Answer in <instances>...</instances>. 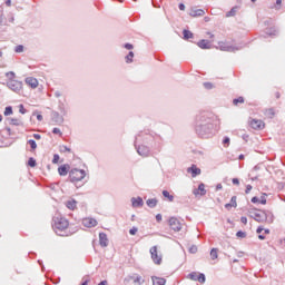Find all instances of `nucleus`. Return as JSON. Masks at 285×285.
<instances>
[{
    "instance_id": "obj_1",
    "label": "nucleus",
    "mask_w": 285,
    "mask_h": 285,
    "mask_svg": "<svg viewBox=\"0 0 285 285\" xmlns=\"http://www.w3.org/2000/svg\"><path fill=\"white\" fill-rule=\"evenodd\" d=\"M195 132L202 139L213 137V132H215V119L206 112L196 116Z\"/></svg>"
},
{
    "instance_id": "obj_2",
    "label": "nucleus",
    "mask_w": 285,
    "mask_h": 285,
    "mask_svg": "<svg viewBox=\"0 0 285 285\" xmlns=\"http://www.w3.org/2000/svg\"><path fill=\"white\" fill-rule=\"evenodd\" d=\"M136 141H142L154 150H161V136L155 131H140L136 135Z\"/></svg>"
},
{
    "instance_id": "obj_3",
    "label": "nucleus",
    "mask_w": 285,
    "mask_h": 285,
    "mask_svg": "<svg viewBox=\"0 0 285 285\" xmlns=\"http://www.w3.org/2000/svg\"><path fill=\"white\" fill-rule=\"evenodd\" d=\"M68 226H70V223L65 217H53L52 228L59 237H69V235H72L68 232Z\"/></svg>"
},
{
    "instance_id": "obj_4",
    "label": "nucleus",
    "mask_w": 285,
    "mask_h": 285,
    "mask_svg": "<svg viewBox=\"0 0 285 285\" xmlns=\"http://www.w3.org/2000/svg\"><path fill=\"white\" fill-rule=\"evenodd\" d=\"M254 219H255V222H258V224H264V223L273 224V222L275 220V216L271 212L258 209L255 213Z\"/></svg>"
},
{
    "instance_id": "obj_5",
    "label": "nucleus",
    "mask_w": 285,
    "mask_h": 285,
    "mask_svg": "<svg viewBox=\"0 0 285 285\" xmlns=\"http://www.w3.org/2000/svg\"><path fill=\"white\" fill-rule=\"evenodd\" d=\"M86 179V170L73 168L69 171V181L71 184H79Z\"/></svg>"
},
{
    "instance_id": "obj_6",
    "label": "nucleus",
    "mask_w": 285,
    "mask_h": 285,
    "mask_svg": "<svg viewBox=\"0 0 285 285\" xmlns=\"http://www.w3.org/2000/svg\"><path fill=\"white\" fill-rule=\"evenodd\" d=\"M139 141H141V140H137V138L135 137L134 146H135L137 154L140 157H150V146H148L144 142L139 144Z\"/></svg>"
},
{
    "instance_id": "obj_7",
    "label": "nucleus",
    "mask_w": 285,
    "mask_h": 285,
    "mask_svg": "<svg viewBox=\"0 0 285 285\" xmlns=\"http://www.w3.org/2000/svg\"><path fill=\"white\" fill-rule=\"evenodd\" d=\"M219 50L223 52H237V50H242L244 48V45H238V46H232L227 42H219Z\"/></svg>"
},
{
    "instance_id": "obj_8",
    "label": "nucleus",
    "mask_w": 285,
    "mask_h": 285,
    "mask_svg": "<svg viewBox=\"0 0 285 285\" xmlns=\"http://www.w3.org/2000/svg\"><path fill=\"white\" fill-rule=\"evenodd\" d=\"M187 279L199 282V284H206V275L204 273L191 272L187 275Z\"/></svg>"
},
{
    "instance_id": "obj_9",
    "label": "nucleus",
    "mask_w": 285,
    "mask_h": 285,
    "mask_svg": "<svg viewBox=\"0 0 285 285\" xmlns=\"http://www.w3.org/2000/svg\"><path fill=\"white\" fill-rule=\"evenodd\" d=\"M7 87L12 90L13 92H21L23 88V82L19 80H8L7 81Z\"/></svg>"
},
{
    "instance_id": "obj_10",
    "label": "nucleus",
    "mask_w": 285,
    "mask_h": 285,
    "mask_svg": "<svg viewBox=\"0 0 285 285\" xmlns=\"http://www.w3.org/2000/svg\"><path fill=\"white\" fill-rule=\"evenodd\" d=\"M169 226L171 230H175V233H179V230H181V223L179 219H177V217L169 218Z\"/></svg>"
},
{
    "instance_id": "obj_11",
    "label": "nucleus",
    "mask_w": 285,
    "mask_h": 285,
    "mask_svg": "<svg viewBox=\"0 0 285 285\" xmlns=\"http://www.w3.org/2000/svg\"><path fill=\"white\" fill-rule=\"evenodd\" d=\"M51 121L56 126H61V124H63V116L61 114H59L58 111H52L51 112Z\"/></svg>"
},
{
    "instance_id": "obj_12",
    "label": "nucleus",
    "mask_w": 285,
    "mask_h": 285,
    "mask_svg": "<svg viewBox=\"0 0 285 285\" xmlns=\"http://www.w3.org/2000/svg\"><path fill=\"white\" fill-rule=\"evenodd\" d=\"M154 264H161V255L157 254V246H153L149 250Z\"/></svg>"
},
{
    "instance_id": "obj_13",
    "label": "nucleus",
    "mask_w": 285,
    "mask_h": 285,
    "mask_svg": "<svg viewBox=\"0 0 285 285\" xmlns=\"http://www.w3.org/2000/svg\"><path fill=\"white\" fill-rule=\"evenodd\" d=\"M198 48L202 50H210L213 48V45H210L209 40L203 39L197 42Z\"/></svg>"
},
{
    "instance_id": "obj_14",
    "label": "nucleus",
    "mask_w": 285,
    "mask_h": 285,
    "mask_svg": "<svg viewBox=\"0 0 285 285\" xmlns=\"http://www.w3.org/2000/svg\"><path fill=\"white\" fill-rule=\"evenodd\" d=\"M99 245L101 248L108 247V235L104 232L99 234Z\"/></svg>"
},
{
    "instance_id": "obj_15",
    "label": "nucleus",
    "mask_w": 285,
    "mask_h": 285,
    "mask_svg": "<svg viewBox=\"0 0 285 285\" xmlns=\"http://www.w3.org/2000/svg\"><path fill=\"white\" fill-rule=\"evenodd\" d=\"M83 226H86V228H95V226H97V219L95 218H85L82 220Z\"/></svg>"
},
{
    "instance_id": "obj_16",
    "label": "nucleus",
    "mask_w": 285,
    "mask_h": 285,
    "mask_svg": "<svg viewBox=\"0 0 285 285\" xmlns=\"http://www.w3.org/2000/svg\"><path fill=\"white\" fill-rule=\"evenodd\" d=\"M131 206H132V208H141V206H144V198H141L139 196L137 198L132 197Z\"/></svg>"
},
{
    "instance_id": "obj_17",
    "label": "nucleus",
    "mask_w": 285,
    "mask_h": 285,
    "mask_svg": "<svg viewBox=\"0 0 285 285\" xmlns=\"http://www.w3.org/2000/svg\"><path fill=\"white\" fill-rule=\"evenodd\" d=\"M24 81L27 86H30V88H37L39 86V80H37V78L33 77H28Z\"/></svg>"
},
{
    "instance_id": "obj_18",
    "label": "nucleus",
    "mask_w": 285,
    "mask_h": 285,
    "mask_svg": "<svg viewBox=\"0 0 285 285\" xmlns=\"http://www.w3.org/2000/svg\"><path fill=\"white\" fill-rule=\"evenodd\" d=\"M206 14V11L204 9H190L189 17H204Z\"/></svg>"
},
{
    "instance_id": "obj_19",
    "label": "nucleus",
    "mask_w": 285,
    "mask_h": 285,
    "mask_svg": "<svg viewBox=\"0 0 285 285\" xmlns=\"http://www.w3.org/2000/svg\"><path fill=\"white\" fill-rule=\"evenodd\" d=\"M250 126L254 130H262V128H264V121L254 119L250 121Z\"/></svg>"
},
{
    "instance_id": "obj_20",
    "label": "nucleus",
    "mask_w": 285,
    "mask_h": 285,
    "mask_svg": "<svg viewBox=\"0 0 285 285\" xmlns=\"http://www.w3.org/2000/svg\"><path fill=\"white\" fill-rule=\"evenodd\" d=\"M68 170H70V165H61L58 168V173H59L60 177H66V175H68Z\"/></svg>"
},
{
    "instance_id": "obj_21",
    "label": "nucleus",
    "mask_w": 285,
    "mask_h": 285,
    "mask_svg": "<svg viewBox=\"0 0 285 285\" xmlns=\"http://www.w3.org/2000/svg\"><path fill=\"white\" fill-rule=\"evenodd\" d=\"M225 208H226L227 210H230V208H237V196H233V197L230 198V203H227V204L225 205Z\"/></svg>"
},
{
    "instance_id": "obj_22",
    "label": "nucleus",
    "mask_w": 285,
    "mask_h": 285,
    "mask_svg": "<svg viewBox=\"0 0 285 285\" xmlns=\"http://www.w3.org/2000/svg\"><path fill=\"white\" fill-rule=\"evenodd\" d=\"M187 171L191 174V177H197V175H202V169L197 168V166L195 165L189 167Z\"/></svg>"
},
{
    "instance_id": "obj_23",
    "label": "nucleus",
    "mask_w": 285,
    "mask_h": 285,
    "mask_svg": "<svg viewBox=\"0 0 285 285\" xmlns=\"http://www.w3.org/2000/svg\"><path fill=\"white\" fill-rule=\"evenodd\" d=\"M58 110H59L60 115H62L63 117H66V115H68V110L66 109V104H63V101H61V100L58 101Z\"/></svg>"
},
{
    "instance_id": "obj_24",
    "label": "nucleus",
    "mask_w": 285,
    "mask_h": 285,
    "mask_svg": "<svg viewBox=\"0 0 285 285\" xmlns=\"http://www.w3.org/2000/svg\"><path fill=\"white\" fill-rule=\"evenodd\" d=\"M199 191L202 196L206 195V185L204 183L198 185V189H194V195H199Z\"/></svg>"
},
{
    "instance_id": "obj_25",
    "label": "nucleus",
    "mask_w": 285,
    "mask_h": 285,
    "mask_svg": "<svg viewBox=\"0 0 285 285\" xmlns=\"http://www.w3.org/2000/svg\"><path fill=\"white\" fill-rule=\"evenodd\" d=\"M10 126H23V120L21 118H9Z\"/></svg>"
},
{
    "instance_id": "obj_26",
    "label": "nucleus",
    "mask_w": 285,
    "mask_h": 285,
    "mask_svg": "<svg viewBox=\"0 0 285 285\" xmlns=\"http://www.w3.org/2000/svg\"><path fill=\"white\" fill-rule=\"evenodd\" d=\"M151 281H153V284H156V285H166V278L164 277L153 276Z\"/></svg>"
},
{
    "instance_id": "obj_27",
    "label": "nucleus",
    "mask_w": 285,
    "mask_h": 285,
    "mask_svg": "<svg viewBox=\"0 0 285 285\" xmlns=\"http://www.w3.org/2000/svg\"><path fill=\"white\" fill-rule=\"evenodd\" d=\"M130 279L134 281V284H138V285H141L144 284V278L141 276H128V282H130Z\"/></svg>"
},
{
    "instance_id": "obj_28",
    "label": "nucleus",
    "mask_w": 285,
    "mask_h": 285,
    "mask_svg": "<svg viewBox=\"0 0 285 285\" xmlns=\"http://www.w3.org/2000/svg\"><path fill=\"white\" fill-rule=\"evenodd\" d=\"M268 37H277V29L275 27L268 28L265 31Z\"/></svg>"
},
{
    "instance_id": "obj_29",
    "label": "nucleus",
    "mask_w": 285,
    "mask_h": 285,
    "mask_svg": "<svg viewBox=\"0 0 285 285\" xmlns=\"http://www.w3.org/2000/svg\"><path fill=\"white\" fill-rule=\"evenodd\" d=\"M67 208H69V210H75V208H77V200L75 199H70L66 203Z\"/></svg>"
},
{
    "instance_id": "obj_30",
    "label": "nucleus",
    "mask_w": 285,
    "mask_h": 285,
    "mask_svg": "<svg viewBox=\"0 0 285 285\" xmlns=\"http://www.w3.org/2000/svg\"><path fill=\"white\" fill-rule=\"evenodd\" d=\"M146 204L149 208H155L158 204V200L157 198H149L147 199Z\"/></svg>"
},
{
    "instance_id": "obj_31",
    "label": "nucleus",
    "mask_w": 285,
    "mask_h": 285,
    "mask_svg": "<svg viewBox=\"0 0 285 285\" xmlns=\"http://www.w3.org/2000/svg\"><path fill=\"white\" fill-rule=\"evenodd\" d=\"M183 37H184V39L188 40V39H193L194 35L190 30L185 29V30H183Z\"/></svg>"
},
{
    "instance_id": "obj_32",
    "label": "nucleus",
    "mask_w": 285,
    "mask_h": 285,
    "mask_svg": "<svg viewBox=\"0 0 285 285\" xmlns=\"http://www.w3.org/2000/svg\"><path fill=\"white\" fill-rule=\"evenodd\" d=\"M163 196L168 199V202H175V196L170 195L168 190H163Z\"/></svg>"
},
{
    "instance_id": "obj_33",
    "label": "nucleus",
    "mask_w": 285,
    "mask_h": 285,
    "mask_svg": "<svg viewBox=\"0 0 285 285\" xmlns=\"http://www.w3.org/2000/svg\"><path fill=\"white\" fill-rule=\"evenodd\" d=\"M132 59H135V52L129 51L126 56V63H132Z\"/></svg>"
},
{
    "instance_id": "obj_34",
    "label": "nucleus",
    "mask_w": 285,
    "mask_h": 285,
    "mask_svg": "<svg viewBox=\"0 0 285 285\" xmlns=\"http://www.w3.org/2000/svg\"><path fill=\"white\" fill-rule=\"evenodd\" d=\"M237 14V7H233L227 13L226 17H235Z\"/></svg>"
},
{
    "instance_id": "obj_35",
    "label": "nucleus",
    "mask_w": 285,
    "mask_h": 285,
    "mask_svg": "<svg viewBox=\"0 0 285 285\" xmlns=\"http://www.w3.org/2000/svg\"><path fill=\"white\" fill-rule=\"evenodd\" d=\"M265 115L271 119H273V117H275V109L273 108L266 109Z\"/></svg>"
},
{
    "instance_id": "obj_36",
    "label": "nucleus",
    "mask_w": 285,
    "mask_h": 285,
    "mask_svg": "<svg viewBox=\"0 0 285 285\" xmlns=\"http://www.w3.org/2000/svg\"><path fill=\"white\" fill-rule=\"evenodd\" d=\"M28 144H29L31 150H37V141L35 139H29Z\"/></svg>"
},
{
    "instance_id": "obj_37",
    "label": "nucleus",
    "mask_w": 285,
    "mask_h": 285,
    "mask_svg": "<svg viewBox=\"0 0 285 285\" xmlns=\"http://www.w3.org/2000/svg\"><path fill=\"white\" fill-rule=\"evenodd\" d=\"M234 106H239V104H244V97H238L233 100Z\"/></svg>"
},
{
    "instance_id": "obj_38",
    "label": "nucleus",
    "mask_w": 285,
    "mask_h": 285,
    "mask_svg": "<svg viewBox=\"0 0 285 285\" xmlns=\"http://www.w3.org/2000/svg\"><path fill=\"white\" fill-rule=\"evenodd\" d=\"M218 250H219V249H217V248H212V250H210V257H212V259H217V257H218V255H217Z\"/></svg>"
},
{
    "instance_id": "obj_39",
    "label": "nucleus",
    "mask_w": 285,
    "mask_h": 285,
    "mask_svg": "<svg viewBox=\"0 0 285 285\" xmlns=\"http://www.w3.org/2000/svg\"><path fill=\"white\" fill-rule=\"evenodd\" d=\"M6 77L9 79V81H16L14 80L16 73L13 71L7 72Z\"/></svg>"
},
{
    "instance_id": "obj_40",
    "label": "nucleus",
    "mask_w": 285,
    "mask_h": 285,
    "mask_svg": "<svg viewBox=\"0 0 285 285\" xmlns=\"http://www.w3.org/2000/svg\"><path fill=\"white\" fill-rule=\"evenodd\" d=\"M28 166H30V168H35V166H37V160L33 157H30L28 160Z\"/></svg>"
},
{
    "instance_id": "obj_41",
    "label": "nucleus",
    "mask_w": 285,
    "mask_h": 285,
    "mask_svg": "<svg viewBox=\"0 0 285 285\" xmlns=\"http://www.w3.org/2000/svg\"><path fill=\"white\" fill-rule=\"evenodd\" d=\"M203 86L206 90H213L215 88V85L212 82H204Z\"/></svg>"
},
{
    "instance_id": "obj_42",
    "label": "nucleus",
    "mask_w": 285,
    "mask_h": 285,
    "mask_svg": "<svg viewBox=\"0 0 285 285\" xmlns=\"http://www.w3.org/2000/svg\"><path fill=\"white\" fill-rule=\"evenodd\" d=\"M223 145L225 146V148H228V146H230V138L228 136L224 137Z\"/></svg>"
},
{
    "instance_id": "obj_43",
    "label": "nucleus",
    "mask_w": 285,
    "mask_h": 285,
    "mask_svg": "<svg viewBox=\"0 0 285 285\" xmlns=\"http://www.w3.org/2000/svg\"><path fill=\"white\" fill-rule=\"evenodd\" d=\"M9 115H12V106H8L4 109V117H9Z\"/></svg>"
},
{
    "instance_id": "obj_44",
    "label": "nucleus",
    "mask_w": 285,
    "mask_h": 285,
    "mask_svg": "<svg viewBox=\"0 0 285 285\" xmlns=\"http://www.w3.org/2000/svg\"><path fill=\"white\" fill-rule=\"evenodd\" d=\"M257 210L259 209H255V208L248 209V215L249 217H252V219H255V214L257 213Z\"/></svg>"
},
{
    "instance_id": "obj_45",
    "label": "nucleus",
    "mask_w": 285,
    "mask_h": 285,
    "mask_svg": "<svg viewBox=\"0 0 285 285\" xmlns=\"http://www.w3.org/2000/svg\"><path fill=\"white\" fill-rule=\"evenodd\" d=\"M236 237H240V239H244L246 237V232H243V230H238L236 233Z\"/></svg>"
},
{
    "instance_id": "obj_46",
    "label": "nucleus",
    "mask_w": 285,
    "mask_h": 285,
    "mask_svg": "<svg viewBox=\"0 0 285 285\" xmlns=\"http://www.w3.org/2000/svg\"><path fill=\"white\" fill-rule=\"evenodd\" d=\"M262 167L259 165L254 166V168L252 169L249 175H255L257 173V170H261Z\"/></svg>"
},
{
    "instance_id": "obj_47",
    "label": "nucleus",
    "mask_w": 285,
    "mask_h": 285,
    "mask_svg": "<svg viewBox=\"0 0 285 285\" xmlns=\"http://www.w3.org/2000/svg\"><path fill=\"white\" fill-rule=\"evenodd\" d=\"M26 112H28V110H26V107H23V105H19V114L26 115Z\"/></svg>"
},
{
    "instance_id": "obj_48",
    "label": "nucleus",
    "mask_w": 285,
    "mask_h": 285,
    "mask_svg": "<svg viewBox=\"0 0 285 285\" xmlns=\"http://www.w3.org/2000/svg\"><path fill=\"white\" fill-rule=\"evenodd\" d=\"M14 52H23V45L16 46Z\"/></svg>"
},
{
    "instance_id": "obj_49",
    "label": "nucleus",
    "mask_w": 285,
    "mask_h": 285,
    "mask_svg": "<svg viewBox=\"0 0 285 285\" xmlns=\"http://www.w3.org/2000/svg\"><path fill=\"white\" fill-rule=\"evenodd\" d=\"M189 253H191V255H195V253H197V246L196 245H191L189 247Z\"/></svg>"
},
{
    "instance_id": "obj_50",
    "label": "nucleus",
    "mask_w": 285,
    "mask_h": 285,
    "mask_svg": "<svg viewBox=\"0 0 285 285\" xmlns=\"http://www.w3.org/2000/svg\"><path fill=\"white\" fill-rule=\"evenodd\" d=\"M138 230H139V228L132 227V228L129 229V235H137Z\"/></svg>"
},
{
    "instance_id": "obj_51",
    "label": "nucleus",
    "mask_w": 285,
    "mask_h": 285,
    "mask_svg": "<svg viewBox=\"0 0 285 285\" xmlns=\"http://www.w3.org/2000/svg\"><path fill=\"white\" fill-rule=\"evenodd\" d=\"M52 132H53V135H60V137L63 135L62 132H61V129H59V128H53L52 129Z\"/></svg>"
},
{
    "instance_id": "obj_52",
    "label": "nucleus",
    "mask_w": 285,
    "mask_h": 285,
    "mask_svg": "<svg viewBox=\"0 0 285 285\" xmlns=\"http://www.w3.org/2000/svg\"><path fill=\"white\" fill-rule=\"evenodd\" d=\"M60 151L61 153H71V149L68 146H62Z\"/></svg>"
},
{
    "instance_id": "obj_53",
    "label": "nucleus",
    "mask_w": 285,
    "mask_h": 285,
    "mask_svg": "<svg viewBox=\"0 0 285 285\" xmlns=\"http://www.w3.org/2000/svg\"><path fill=\"white\" fill-rule=\"evenodd\" d=\"M52 164H59V154L53 155Z\"/></svg>"
},
{
    "instance_id": "obj_54",
    "label": "nucleus",
    "mask_w": 285,
    "mask_h": 285,
    "mask_svg": "<svg viewBox=\"0 0 285 285\" xmlns=\"http://www.w3.org/2000/svg\"><path fill=\"white\" fill-rule=\"evenodd\" d=\"M124 48H126V50H132L134 46L131 43H125Z\"/></svg>"
},
{
    "instance_id": "obj_55",
    "label": "nucleus",
    "mask_w": 285,
    "mask_h": 285,
    "mask_svg": "<svg viewBox=\"0 0 285 285\" xmlns=\"http://www.w3.org/2000/svg\"><path fill=\"white\" fill-rule=\"evenodd\" d=\"M240 222H242V224L247 225L248 224V218H246V216H242Z\"/></svg>"
},
{
    "instance_id": "obj_56",
    "label": "nucleus",
    "mask_w": 285,
    "mask_h": 285,
    "mask_svg": "<svg viewBox=\"0 0 285 285\" xmlns=\"http://www.w3.org/2000/svg\"><path fill=\"white\" fill-rule=\"evenodd\" d=\"M252 190H253V186L252 185H247L246 189H245L246 195H248V193H250Z\"/></svg>"
},
{
    "instance_id": "obj_57",
    "label": "nucleus",
    "mask_w": 285,
    "mask_h": 285,
    "mask_svg": "<svg viewBox=\"0 0 285 285\" xmlns=\"http://www.w3.org/2000/svg\"><path fill=\"white\" fill-rule=\"evenodd\" d=\"M232 184H234V186H239V178H233Z\"/></svg>"
},
{
    "instance_id": "obj_58",
    "label": "nucleus",
    "mask_w": 285,
    "mask_h": 285,
    "mask_svg": "<svg viewBox=\"0 0 285 285\" xmlns=\"http://www.w3.org/2000/svg\"><path fill=\"white\" fill-rule=\"evenodd\" d=\"M259 202V198L257 196H254L252 198V204H257Z\"/></svg>"
},
{
    "instance_id": "obj_59",
    "label": "nucleus",
    "mask_w": 285,
    "mask_h": 285,
    "mask_svg": "<svg viewBox=\"0 0 285 285\" xmlns=\"http://www.w3.org/2000/svg\"><path fill=\"white\" fill-rule=\"evenodd\" d=\"M161 219H163L161 214H157V215H156V222L160 223V222H161Z\"/></svg>"
},
{
    "instance_id": "obj_60",
    "label": "nucleus",
    "mask_w": 285,
    "mask_h": 285,
    "mask_svg": "<svg viewBox=\"0 0 285 285\" xmlns=\"http://www.w3.org/2000/svg\"><path fill=\"white\" fill-rule=\"evenodd\" d=\"M264 230V227L263 226H258L257 229H256V233L258 235H261V233Z\"/></svg>"
},
{
    "instance_id": "obj_61",
    "label": "nucleus",
    "mask_w": 285,
    "mask_h": 285,
    "mask_svg": "<svg viewBox=\"0 0 285 285\" xmlns=\"http://www.w3.org/2000/svg\"><path fill=\"white\" fill-rule=\"evenodd\" d=\"M178 8H179V10L184 11V10H186V4L179 3V4H178Z\"/></svg>"
},
{
    "instance_id": "obj_62",
    "label": "nucleus",
    "mask_w": 285,
    "mask_h": 285,
    "mask_svg": "<svg viewBox=\"0 0 285 285\" xmlns=\"http://www.w3.org/2000/svg\"><path fill=\"white\" fill-rule=\"evenodd\" d=\"M53 97H56L57 99H59V97H61V91H55Z\"/></svg>"
},
{
    "instance_id": "obj_63",
    "label": "nucleus",
    "mask_w": 285,
    "mask_h": 285,
    "mask_svg": "<svg viewBox=\"0 0 285 285\" xmlns=\"http://www.w3.org/2000/svg\"><path fill=\"white\" fill-rule=\"evenodd\" d=\"M37 120H38V121H43V116H42L41 114H38V115H37Z\"/></svg>"
},
{
    "instance_id": "obj_64",
    "label": "nucleus",
    "mask_w": 285,
    "mask_h": 285,
    "mask_svg": "<svg viewBox=\"0 0 285 285\" xmlns=\"http://www.w3.org/2000/svg\"><path fill=\"white\" fill-rule=\"evenodd\" d=\"M33 139H37V140L41 139V135H39V134H33Z\"/></svg>"
}]
</instances>
